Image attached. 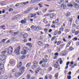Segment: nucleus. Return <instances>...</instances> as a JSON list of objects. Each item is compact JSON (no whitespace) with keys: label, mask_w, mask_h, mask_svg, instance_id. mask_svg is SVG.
Segmentation results:
<instances>
[{"label":"nucleus","mask_w":79,"mask_h":79,"mask_svg":"<svg viewBox=\"0 0 79 79\" xmlns=\"http://www.w3.org/2000/svg\"><path fill=\"white\" fill-rule=\"evenodd\" d=\"M6 55L3 54L0 56V60L2 61L3 64H5V61H6Z\"/></svg>","instance_id":"f257e3e1"},{"label":"nucleus","mask_w":79,"mask_h":79,"mask_svg":"<svg viewBox=\"0 0 79 79\" xmlns=\"http://www.w3.org/2000/svg\"><path fill=\"white\" fill-rule=\"evenodd\" d=\"M18 49H15L14 51V53L16 54V55H19L20 54V52H19V50H20V48H21V46L19 45L17 47Z\"/></svg>","instance_id":"f03ea898"},{"label":"nucleus","mask_w":79,"mask_h":79,"mask_svg":"<svg viewBox=\"0 0 79 79\" xmlns=\"http://www.w3.org/2000/svg\"><path fill=\"white\" fill-rule=\"evenodd\" d=\"M38 65V62L35 61H34L33 63V65L32 66V69H36L37 68Z\"/></svg>","instance_id":"7ed1b4c3"},{"label":"nucleus","mask_w":79,"mask_h":79,"mask_svg":"<svg viewBox=\"0 0 79 79\" xmlns=\"http://www.w3.org/2000/svg\"><path fill=\"white\" fill-rule=\"evenodd\" d=\"M7 53L9 55L12 54L13 52V48H12L11 46L9 47V48L7 49Z\"/></svg>","instance_id":"20e7f679"},{"label":"nucleus","mask_w":79,"mask_h":79,"mask_svg":"<svg viewBox=\"0 0 79 79\" xmlns=\"http://www.w3.org/2000/svg\"><path fill=\"white\" fill-rule=\"evenodd\" d=\"M59 3L62 5V6H63V8L65 9V8H66V5L63 4L64 3V0H60L59 1Z\"/></svg>","instance_id":"39448f33"},{"label":"nucleus","mask_w":79,"mask_h":79,"mask_svg":"<svg viewBox=\"0 0 79 79\" xmlns=\"http://www.w3.org/2000/svg\"><path fill=\"white\" fill-rule=\"evenodd\" d=\"M25 69H26V68H25L24 67H22L19 68V72L20 73H21V74H23V73L24 72V71H25Z\"/></svg>","instance_id":"423d86ee"},{"label":"nucleus","mask_w":79,"mask_h":79,"mask_svg":"<svg viewBox=\"0 0 79 79\" xmlns=\"http://www.w3.org/2000/svg\"><path fill=\"white\" fill-rule=\"evenodd\" d=\"M22 74L21 73H20L19 72H16L15 74V77H18L19 75H21Z\"/></svg>","instance_id":"0eeeda50"},{"label":"nucleus","mask_w":79,"mask_h":79,"mask_svg":"<svg viewBox=\"0 0 79 79\" xmlns=\"http://www.w3.org/2000/svg\"><path fill=\"white\" fill-rule=\"evenodd\" d=\"M28 3H29V2L27 1V2H22V3H20V4L21 5V6H25V5H26Z\"/></svg>","instance_id":"6e6552de"},{"label":"nucleus","mask_w":79,"mask_h":79,"mask_svg":"<svg viewBox=\"0 0 79 79\" xmlns=\"http://www.w3.org/2000/svg\"><path fill=\"white\" fill-rule=\"evenodd\" d=\"M23 51H24V52H28V50H29V48H28L27 47H24L23 48Z\"/></svg>","instance_id":"1a4fd4ad"},{"label":"nucleus","mask_w":79,"mask_h":79,"mask_svg":"<svg viewBox=\"0 0 79 79\" xmlns=\"http://www.w3.org/2000/svg\"><path fill=\"white\" fill-rule=\"evenodd\" d=\"M3 64H4L3 63H2L0 65V70H2L4 68Z\"/></svg>","instance_id":"9d476101"},{"label":"nucleus","mask_w":79,"mask_h":79,"mask_svg":"<svg viewBox=\"0 0 79 79\" xmlns=\"http://www.w3.org/2000/svg\"><path fill=\"white\" fill-rule=\"evenodd\" d=\"M9 63L11 64H14L15 63V60H11L10 61Z\"/></svg>","instance_id":"9b49d317"},{"label":"nucleus","mask_w":79,"mask_h":79,"mask_svg":"<svg viewBox=\"0 0 79 79\" xmlns=\"http://www.w3.org/2000/svg\"><path fill=\"white\" fill-rule=\"evenodd\" d=\"M34 31H40V28H39V27H35V29H34Z\"/></svg>","instance_id":"f8f14e48"},{"label":"nucleus","mask_w":79,"mask_h":79,"mask_svg":"<svg viewBox=\"0 0 79 79\" xmlns=\"http://www.w3.org/2000/svg\"><path fill=\"white\" fill-rule=\"evenodd\" d=\"M22 62H20L18 65H17V68H20L21 66H22Z\"/></svg>","instance_id":"ddd939ff"},{"label":"nucleus","mask_w":79,"mask_h":79,"mask_svg":"<svg viewBox=\"0 0 79 79\" xmlns=\"http://www.w3.org/2000/svg\"><path fill=\"white\" fill-rule=\"evenodd\" d=\"M67 6L69 7H73V5L71 4V2H70L67 4Z\"/></svg>","instance_id":"4468645a"},{"label":"nucleus","mask_w":79,"mask_h":79,"mask_svg":"<svg viewBox=\"0 0 79 79\" xmlns=\"http://www.w3.org/2000/svg\"><path fill=\"white\" fill-rule=\"evenodd\" d=\"M55 15V14H52L50 15V18H51L52 19V18H53V17H54Z\"/></svg>","instance_id":"2eb2a0df"},{"label":"nucleus","mask_w":79,"mask_h":79,"mask_svg":"<svg viewBox=\"0 0 79 79\" xmlns=\"http://www.w3.org/2000/svg\"><path fill=\"white\" fill-rule=\"evenodd\" d=\"M73 4L74 8H76L77 6H78V4L75 2H73Z\"/></svg>","instance_id":"dca6fc26"},{"label":"nucleus","mask_w":79,"mask_h":79,"mask_svg":"<svg viewBox=\"0 0 79 79\" xmlns=\"http://www.w3.org/2000/svg\"><path fill=\"white\" fill-rule=\"evenodd\" d=\"M21 23L22 24H26V23H27V22L24 20H22Z\"/></svg>","instance_id":"f3484780"},{"label":"nucleus","mask_w":79,"mask_h":79,"mask_svg":"<svg viewBox=\"0 0 79 79\" xmlns=\"http://www.w3.org/2000/svg\"><path fill=\"white\" fill-rule=\"evenodd\" d=\"M26 45L27 46H29L30 47H32V45L31 43H28L26 44Z\"/></svg>","instance_id":"a211bd4d"},{"label":"nucleus","mask_w":79,"mask_h":79,"mask_svg":"<svg viewBox=\"0 0 79 79\" xmlns=\"http://www.w3.org/2000/svg\"><path fill=\"white\" fill-rule=\"evenodd\" d=\"M31 63H29L27 64L26 67H27V68H29L31 66Z\"/></svg>","instance_id":"6ab92c4d"},{"label":"nucleus","mask_w":79,"mask_h":79,"mask_svg":"<svg viewBox=\"0 0 79 79\" xmlns=\"http://www.w3.org/2000/svg\"><path fill=\"white\" fill-rule=\"evenodd\" d=\"M54 66L55 68H57L58 67H60V65L59 64H54Z\"/></svg>","instance_id":"aec40b11"},{"label":"nucleus","mask_w":79,"mask_h":79,"mask_svg":"<svg viewBox=\"0 0 79 79\" xmlns=\"http://www.w3.org/2000/svg\"><path fill=\"white\" fill-rule=\"evenodd\" d=\"M32 9H33V8L32 7H29L27 8V10L29 11L30 12L32 10Z\"/></svg>","instance_id":"412c9836"},{"label":"nucleus","mask_w":79,"mask_h":79,"mask_svg":"<svg viewBox=\"0 0 79 79\" xmlns=\"http://www.w3.org/2000/svg\"><path fill=\"white\" fill-rule=\"evenodd\" d=\"M2 77L3 79H8V77L6 75H3Z\"/></svg>","instance_id":"4be33fe9"},{"label":"nucleus","mask_w":79,"mask_h":79,"mask_svg":"<svg viewBox=\"0 0 79 79\" xmlns=\"http://www.w3.org/2000/svg\"><path fill=\"white\" fill-rule=\"evenodd\" d=\"M38 44L40 46H42V42H41V41H39L38 43Z\"/></svg>","instance_id":"5701e85b"},{"label":"nucleus","mask_w":79,"mask_h":79,"mask_svg":"<svg viewBox=\"0 0 79 79\" xmlns=\"http://www.w3.org/2000/svg\"><path fill=\"white\" fill-rule=\"evenodd\" d=\"M21 53L22 55H26V52L24 51H22L21 52Z\"/></svg>","instance_id":"b1692460"},{"label":"nucleus","mask_w":79,"mask_h":79,"mask_svg":"<svg viewBox=\"0 0 79 79\" xmlns=\"http://www.w3.org/2000/svg\"><path fill=\"white\" fill-rule=\"evenodd\" d=\"M6 40V39H2V41H1L0 42V44H2V42L4 43V42H5Z\"/></svg>","instance_id":"393cba45"},{"label":"nucleus","mask_w":79,"mask_h":79,"mask_svg":"<svg viewBox=\"0 0 79 79\" xmlns=\"http://www.w3.org/2000/svg\"><path fill=\"white\" fill-rule=\"evenodd\" d=\"M58 76V73H56L54 75L55 77H56V78H57Z\"/></svg>","instance_id":"a878e982"},{"label":"nucleus","mask_w":79,"mask_h":79,"mask_svg":"<svg viewBox=\"0 0 79 79\" xmlns=\"http://www.w3.org/2000/svg\"><path fill=\"white\" fill-rule=\"evenodd\" d=\"M66 54V52L64 51L63 54H62V56H65Z\"/></svg>","instance_id":"bb28decb"},{"label":"nucleus","mask_w":79,"mask_h":79,"mask_svg":"<svg viewBox=\"0 0 79 79\" xmlns=\"http://www.w3.org/2000/svg\"><path fill=\"white\" fill-rule=\"evenodd\" d=\"M44 31L45 33H47V32H48V29L47 28L44 29Z\"/></svg>","instance_id":"cd10ccee"},{"label":"nucleus","mask_w":79,"mask_h":79,"mask_svg":"<svg viewBox=\"0 0 79 79\" xmlns=\"http://www.w3.org/2000/svg\"><path fill=\"white\" fill-rule=\"evenodd\" d=\"M29 12H30L28 10V9L27 10H25L24 11L25 14H27V13H29Z\"/></svg>","instance_id":"c85d7f7f"},{"label":"nucleus","mask_w":79,"mask_h":79,"mask_svg":"<svg viewBox=\"0 0 79 79\" xmlns=\"http://www.w3.org/2000/svg\"><path fill=\"white\" fill-rule=\"evenodd\" d=\"M35 26L34 25H32L31 27V29H34H34L35 28Z\"/></svg>","instance_id":"c756f323"},{"label":"nucleus","mask_w":79,"mask_h":79,"mask_svg":"<svg viewBox=\"0 0 79 79\" xmlns=\"http://www.w3.org/2000/svg\"><path fill=\"white\" fill-rule=\"evenodd\" d=\"M18 17L16 16L12 18V20H15V19H17Z\"/></svg>","instance_id":"7c9ffc66"},{"label":"nucleus","mask_w":79,"mask_h":79,"mask_svg":"<svg viewBox=\"0 0 79 79\" xmlns=\"http://www.w3.org/2000/svg\"><path fill=\"white\" fill-rule=\"evenodd\" d=\"M25 58V56H24V55H23L22 56H21L20 57V58L22 59V60H23V59H24V58Z\"/></svg>","instance_id":"2f4dec72"},{"label":"nucleus","mask_w":79,"mask_h":79,"mask_svg":"<svg viewBox=\"0 0 79 79\" xmlns=\"http://www.w3.org/2000/svg\"><path fill=\"white\" fill-rule=\"evenodd\" d=\"M59 21V19H56L55 21V23H58Z\"/></svg>","instance_id":"473e14b6"},{"label":"nucleus","mask_w":79,"mask_h":79,"mask_svg":"<svg viewBox=\"0 0 79 79\" xmlns=\"http://www.w3.org/2000/svg\"><path fill=\"white\" fill-rule=\"evenodd\" d=\"M69 21L70 22V23H72L73 21V18H69Z\"/></svg>","instance_id":"72a5a7b5"},{"label":"nucleus","mask_w":79,"mask_h":79,"mask_svg":"<svg viewBox=\"0 0 79 79\" xmlns=\"http://www.w3.org/2000/svg\"><path fill=\"white\" fill-rule=\"evenodd\" d=\"M13 11V9L12 8H10L9 9V11L10 12Z\"/></svg>","instance_id":"f704fd0d"},{"label":"nucleus","mask_w":79,"mask_h":79,"mask_svg":"<svg viewBox=\"0 0 79 79\" xmlns=\"http://www.w3.org/2000/svg\"><path fill=\"white\" fill-rule=\"evenodd\" d=\"M37 0H31V3H35Z\"/></svg>","instance_id":"c9c22d12"},{"label":"nucleus","mask_w":79,"mask_h":79,"mask_svg":"<svg viewBox=\"0 0 79 79\" xmlns=\"http://www.w3.org/2000/svg\"><path fill=\"white\" fill-rule=\"evenodd\" d=\"M55 27H56V26H55V25L52 24L51 25V27H52V28H55Z\"/></svg>","instance_id":"e433bc0d"},{"label":"nucleus","mask_w":79,"mask_h":79,"mask_svg":"<svg viewBox=\"0 0 79 79\" xmlns=\"http://www.w3.org/2000/svg\"><path fill=\"white\" fill-rule=\"evenodd\" d=\"M74 48H72V47H70L69 48V50L70 51H72V50H74Z\"/></svg>","instance_id":"4c0bfd02"},{"label":"nucleus","mask_w":79,"mask_h":79,"mask_svg":"<svg viewBox=\"0 0 79 79\" xmlns=\"http://www.w3.org/2000/svg\"><path fill=\"white\" fill-rule=\"evenodd\" d=\"M47 59H43V63H47Z\"/></svg>","instance_id":"58836bf2"},{"label":"nucleus","mask_w":79,"mask_h":79,"mask_svg":"<svg viewBox=\"0 0 79 79\" xmlns=\"http://www.w3.org/2000/svg\"><path fill=\"white\" fill-rule=\"evenodd\" d=\"M53 11H55L54 10H49V13H52V12H53Z\"/></svg>","instance_id":"ea45409f"},{"label":"nucleus","mask_w":79,"mask_h":79,"mask_svg":"<svg viewBox=\"0 0 79 79\" xmlns=\"http://www.w3.org/2000/svg\"><path fill=\"white\" fill-rule=\"evenodd\" d=\"M42 66L43 68H44V67H45V66H46V64L45 63L44 64H43L42 65Z\"/></svg>","instance_id":"a19ab883"},{"label":"nucleus","mask_w":79,"mask_h":79,"mask_svg":"<svg viewBox=\"0 0 79 79\" xmlns=\"http://www.w3.org/2000/svg\"><path fill=\"white\" fill-rule=\"evenodd\" d=\"M61 41H59L57 43V45H59L60 44H61Z\"/></svg>","instance_id":"79ce46f5"},{"label":"nucleus","mask_w":79,"mask_h":79,"mask_svg":"<svg viewBox=\"0 0 79 79\" xmlns=\"http://www.w3.org/2000/svg\"><path fill=\"white\" fill-rule=\"evenodd\" d=\"M73 40H74V41L77 40V37H75L73 38Z\"/></svg>","instance_id":"37998d69"},{"label":"nucleus","mask_w":79,"mask_h":79,"mask_svg":"<svg viewBox=\"0 0 79 79\" xmlns=\"http://www.w3.org/2000/svg\"><path fill=\"white\" fill-rule=\"evenodd\" d=\"M52 70V68L51 67H49V71H51Z\"/></svg>","instance_id":"c03bdc74"},{"label":"nucleus","mask_w":79,"mask_h":79,"mask_svg":"<svg viewBox=\"0 0 79 79\" xmlns=\"http://www.w3.org/2000/svg\"><path fill=\"white\" fill-rule=\"evenodd\" d=\"M79 31H77L76 32H75V35H77L78 34H79Z\"/></svg>","instance_id":"a18cd8bd"},{"label":"nucleus","mask_w":79,"mask_h":79,"mask_svg":"<svg viewBox=\"0 0 79 79\" xmlns=\"http://www.w3.org/2000/svg\"><path fill=\"white\" fill-rule=\"evenodd\" d=\"M55 38H56V37H55V36H54L52 38L51 40V41H53V40L54 39H55Z\"/></svg>","instance_id":"49530a36"},{"label":"nucleus","mask_w":79,"mask_h":79,"mask_svg":"<svg viewBox=\"0 0 79 79\" xmlns=\"http://www.w3.org/2000/svg\"><path fill=\"white\" fill-rule=\"evenodd\" d=\"M31 78V75H28L27 76V79H29Z\"/></svg>","instance_id":"de8ad7c7"},{"label":"nucleus","mask_w":79,"mask_h":79,"mask_svg":"<svg viewBox=\"0 0 79 79\" xmlns=\"http://www.w3.org/2000/svg\"><path fill=\"white\" fill-rule=\"evenodd\" d=\"M6 53V51H4L2 52V54H5Z\"/></svg>","instance_id":"09e8293b"},{"label":"nucleus","mask_w":79,"mask_h":79,"mask_svg":"<svg viewBox=\"0 0 79 79\" xmlns=\"http://www.w3.org/2000/svg\"><path fill=\"white\" fill-rule=\"evenodd\" d=\"M18 33V32H14L13 33V34H14V35H17Z\"/></svg>","instance_id":"8fccbe9b"},{"label":"nucleus","mask_w":79,"mask_h":79,"mask_svg":"<svg viewBox=\"0 0 79 79\" xmlns=\"http://www.w3.org/2000/svg\"><path fill=\"white\" fill-rule=\"evenodd\" d=\"M57 34V31H55L54 33V35H56Z\"/></svg>","instance_id":"3c124183"},{"label":"nucleus","mask_w":79,"mask_h":79,"mask_svg":"<svg viewBox=\"0 0 79 79\" xmlns=\"http://www.w3.org/2000/svg\"><path fill=\"white\" fill-rule=\"evenodd\" d=\"M38 5H39L40 8H42V4L40 3H39Z\"/></svg>","instance_id":"603ef678"},{"label":"nucleus","mask_w":79,"mask_h":79,"mask_svg":"<svg viewBox=\"0 0 79 79\" xmlns=\"http://www.w3.org/2000/svg\"><path fill=\"white\" fill-rule=\"evenodd\" d=\"M44 63V61L42 60L40 62H39V64H42V63Z\"/></svg>","instance_id":"864d4df0"},{"label":"nucleus","mask_w":79,"mask_h":79,"mask_svg":"<svg viewBox=\"0 0 79 79\" xmlns=\"http://www.w3.org/2000/svg\"><path fill=\"white\" fill-rule=\"evenodd\" d=\"M65 3H68V0H64Z\"/></svg>","instance_id":"5fc2aeb1"},{"label":"nucleus","mask_w":79,"mask_h":79,"mask_svg":"<svg viewBox=\"0 0 79 79\" xmlns=\"http://www.w3.org/2000/svg\"><path fill=\"white\" fill-rule=\"evenodd\" d=\"M60 46L61 48H63V44L60 45Z\"/></svg>","instance_id":"6e6d98bb"},{"label":"nucleus","mask_w":79,"mask_h":79,"mask_svg":"<svg viewBox=\"0 0 79 79\" xmlns=\"http://www.w3.org/2000/svg\"><path fill=\"white\" fill-rule=\"evenodd\" d=\"M58 55H59V54H58V53L57 52L55 53L54 54L55 56H57Z\"/></svg>","instance_id":"4d7b16f0"},{"label":"nucleus","mask_w":79,"mask_h":79,"mask_svg":"<svg viewBox=\"0 0 79 79\" xmlns=\"http://www.w3.org/2000/svg\"><path fill=\"white\" fill-rule=\"evenodd\" d=\"M67 78L68 79H70L71 78V77L70 76H69L67 77Z\"/></svg>","instance_id":"13d9d810"},{"label":"nucleus","mask_w":79,"mask_h":79,"mask_svg":"<svg viewBox=\"0 0 79 79\" xmlns=\"http://www.w3.org/2000/svg\"><path fill=\"white\" fill-rule=\"evenodd\" d=\"M60 31H63V28H60Z\"/></svg>","instance_id":"bf43d9fd"},{"label":"nucleus","mask_w":79,"mask_h":79,"mask_svg":"<svg viewBox=\"0 0 79 79\" xmlns=\"http://www.w3.org/2000/svg\"><path fill=\"white\" fill-rule=\"evenodd\" d=\"M63 41L64 42H67V40H66L65 39V38H64L63 39Z\"/></svg>","instance_id":"052dcab7"},{"label":"nucleus","mask_w":79,"mask_h":79,"mask_svg":"<svg viewBox=\"0 0 79 79\" xmlns=\"http://www.w3.org/2000/svg\"><path fill=\"white\" fill-rule=\"evenodd\" d=\"M60 51H61V48H58L57 52H60Z\"/></svg>","instance_id":"680f3d73"},{"label":"nucleus","mask_w":79,"mask_h":79,"mask_svg":"<svg viewBox=\"0 0 79 79\" xmlns=\"http://www.w3.org/2000/svg\"><path fill=\"white\" fill-rule=\"evenodd\" d=\"M16 6H19V4L17 3L15 5Z\"/></svg>","instance_id":"e2e57ef3"},{"label":"nucleus","mask_w":79,"mask_h":79,"mask_svg":"<svg viewBox=\"0 0 79 79\" xmlns=\"http://www.w3.org/2000/svg\"><path fill=\"white\" fill-rule=\"evenodd\" d=\"M52 31V29H49L48 32H51Z\"/></svg>","instance_id":"0e129e2a"},{"label":"nucleus","mask_w":79,"mask_h":79,"mask_svg":"<svg viewBox=\"0 0 79 79\" xmlns=\"http://www.w3.org/2000/svg\"><path fill=\"white\" fill-rule=\"evenodd\" d=\"M37 69H38V70H39V71H41V70H42V69L40 68H38Z\"/></svg>","instance_id":"69168bd1"},{"label":"nucleus","mask_w":79,"mask_h":79,"mask_svg":"<svg viewBox=\"0 0 79 79\" xmlns=\"http://www.w3.org/2000/svg\"><path fill=\"white\" fill-rule=\"evenodd\" d=\"M76 2H77V3H79V0H75Z\"/></svg>","instance_id":"338daca9"},{"label":"nucleus","mask_w":79,"mask_h":79,"mask_svg":"<svg viewBox=\"0 0 79 79\" xmlns=\"http://www.w3.org/2000/svg\"><path fill=\"white\" fill-rule=\"evenodd\" d=\"M49 78H50V79L52 78V77H53V76L52 75H50L49 77Z\"/></svg>","instance_id":"774afa93"}]
</instances>
